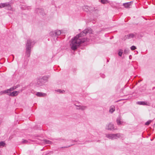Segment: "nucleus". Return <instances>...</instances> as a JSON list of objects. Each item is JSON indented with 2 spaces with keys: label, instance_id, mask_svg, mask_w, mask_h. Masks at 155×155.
Instances as JSON below:
<instances>
[{
  "label": "nucleus",
  "instance_id": "f257e3e1",
  "mask_svg": "<svg viewBox=\"0 0 155 155\" xmlns=\"http://www.w3.org/2000/svg\"><path fill=\"white\" fill-rule=\"evenodd\" d=\"M89 31L91 30L90 29L88 30L86 29L71 40L70 46L72 50L76 49L81 44L84 42L88 41V39L83 38V37L85 36L87 33H89Z\"/></svg>",
  "mask_w": 155,
  "mask_h": 155
},
{
  "label": "nucleus",
  "instance_id": "f03ea898",
  "mask_svg": "<svg viewBox=\"0 0 155 155\" xmlns=\"http://www.w3.org/2000/svg\"><path fill=\"white\" fill-rule=\"evenodd\" d=\"M16 88L15 87H13L9 89H8L6 90L1 92L2 93H8V95L11 96H15L17 95L19 93V91H15L12 92H9V91H12Z\"/></svg>",
  "mask_w": 155,
  "mask_h": 155
},
{
  "label": "nucleus",
  "instance_id": "7ed1b4c3",
  "mask_svg": "<svg viewBox=\"0 0 155 155\" xmlns=\"http://www.w3.org/2000/svg\"><path fill=\"white\" fill-rule=\"evenodd\" d=\"M32 41L30 39L28 40L26 44V54L28 57H29L30 53V50L31 48V43Z\"/></svg>",
  "mask_w": 155,
  "mask_h": 155
},
{
  "label": "nucleus",
  "instance_id": "20e7f679",
  "mask_svg": "<svg viewBox=\"0 0 155 155\" xmlns=\"http://www.w3.org/2000/svg\"><path fill=\"white\" fill-rule=\"evenodd\" d=\"M106 129L110 130H117L116 128H114V125L111 123L109 124L107 126Z\"/></svg>",
  "mask_w": 155,
  "mask_h": 155
},
{
  "label": "nucleus",
  "instance_id": "39448f33",
  "mask_svg": "<svg viewBox=\"0 0 155 155\" xmlns=\"http://www.w3.org/2000/svg\"><path fill=\"white\" fill-rule=\"evenodd\" d=\"M76 106L77 107V109L82 110H85L87 108V107L85 106L76 105Z\"/></svg>",
  "mask_w": 155,
  "mask_h": 155
},
{
  "label": "nucleus",
  "instance_id": "423d86ee",
  "mask_svg": "<svg viewBox=\"0 0 155 155\" xmlns=\"http://www.w3.org/2000/svg\"><path fill=\"white\" fill-rule=\"evenodd\" d=\"M5 7H8V9L10 10L11 9V7L10 5L7 3H1L0 4V8Z\"/></svg>",
  "mask_w": 155,
  "mask_h": 155
},
{
  "label": "nucleus",
  "instance_id": "0eeeda50",
  "mask_svg": "<svg viewBox=\"0 0 155 155\" xmlns=\"http://www.w3.org/2000/svg\"><path fill=\"white\" fill-rule=\"evenodd\" d=\"M106 137L109 139L112 140L115 139L114 134H106Z\"/></svg>",
  "mask_w": 155,
  "mask_h": 155
},
{
  "label": "nucleus",
  "instance_id": "6e6552de",
  "mask_svg": "<svg viewBox=\"0 0 155 155\" xmlns=\"http://www.w3.org/2000/svg\"><path fill=\"white\" fill-rule=\"evenodd\" d=\"M61 33V32L60 31H58L55 32H52L51 33V35H59Z\"/></svg>",
  "mask_w": 155,
  "mask_h": 155
},
{
  "label": "nucleus",
  "instance_id": "1a4fd4ad",
  "mask_svg": "<svg viewBox=\"0 0 155 155\" xmlns=\"http://www.w3.org/2000/svg\"><path fill=\"white\" fill-rule=\"evenodd\" d=\"M114 135L115 139H116L118 138H122V135L119 133L114 134Z\"/></svg>",
  "mask_w": 155,
  "mask_h": 155
},
{
  "label": "nucleus",
  "instance_id": "9d476101",
  "mask_svg": "<svg viewBox=\"0 0 155 155\" xmlns=\"http://www.w3.org/2000/svg\"><path fill=\"white\" fill-rule=\"evenodd\" d=\"M131 2H130L126 3H124L123 5L125 8H130V6L131 5Z\"/></svg>",
  "mask_w": 155,
  "mask_h": 155
},
{
  "label": "nucleus",
  "instance_id": "9b49d317",
  "mask_svg": "<svg viewBox=\"0 0 155 155\" xmlns=\"http://www.w3.org/2000/svg\"><path fill=\"white\" fill-rule=\"evenodd\" d=\"M36 95L39 97H45L46 95V94L45 93L38 92L36 94Z\"/></svg>",
  "mask_w": 155,
  "mask_h": 155
},
{
  "label": "nucleus",
  "instance_id": "f8f14e48",
  "mask_svg": "<svg viewBox=\"0 0 155 155\" xmlns=\"http://www.w3.org/2000/svg\"><path fill=\"white\" fill-rule=\"evenodd\" d=\"M137 104L140 105H148L147 102L145 101H140L138 102L137 103Z\"/></svg>",
  "mask_w": 155,
  "mask_h": 155
},
{
  "label": "nucleus",
  "instance_id": "ddd939ff",
  "mask_svg": "<svg viewBox=\"0 0 155 155\" xmlns=\"http://www.w3.org/2000/svg\"><path fill=\"white\" fill-rule=\"evenodd\" d=\"M115 110V107L114 106H111L110 107V112L111 113H112Z\"/></svg>",
  "mask_w": 155,
  "mask_h": 155
},
{
  "label": "nucleus",
  "instance_id": "4468645a",
  "mask_svg": "<svg viewBox=\"0 0 155 155\" xmlns=\"http://www.w3.org/2000/svg\"><path fill=\"white\" fill-rule=\"evenodd\" d=\"M117 123L118 125H120L122 124L123 122L121 121V119L120 118H118L117 120Z\"/></svg>",
  "mask_w": 155,
  "mask_h": 155
},
{
  "label": "nucleus",
  "instance_id": "2eb2a0df",
  "mask_svg": "<svg viewBox=\"0 0 155 155\" xmlns=\"http://www.w3.org/2000/svg\"><path fill=\"white\" fill-rule=\"evenodd\" d=\"M127 36L128 37V38H131L134 37V35L133 34H130L128 35H127Z\"/></svg>",
  "mask_w": 155,
  "mask_h": 155
},
{
  "label": "nucleus",
  "instance_id": "dca6fc26",
  "mask_svg": "<svg viewBox=\"0 0 155 155\" xmlns=\"http://www.w3.org/2000/svg\"><path fill=\"white\" fill-rule=\"evenodd\" d=\"M101 2L103 4H105L108 2L107 0H100Z\"/></svg>",
  "mask_w": 155,
  "mask_h": 155
},
{
  "label": "nucleus",
  "instance_id": "f3484780",
  "mask_svg": "<svg viewBox=\"0 0 155 155\" xmlns=\"http://www.w3.org/2000/svg\"><path fill=\"white\" fill-rule=\"evenodd\" d=\"M5 145V143L4 142L2 141L0 142V147L3 146L4 147Z\"/></svg>",
  "mask_w": 155,
  "mask_h": 155
},
{
  "label": "nucleus",
  "instance_id": "a211bd4d",
  "mask_svg": "<svg viewBox=\"0 0 155 155\" xmlns=\"http://www.w3.org/2000/svg\"><path fill=\"white\" fill-rule=\"evenodd\" d=\"M130 49L132 50H134L136 49V48L135 46H132L130 47Z\"/></svg>",
  "mask_w": 155,
  "mask_h": 155
},
{
  "label": "nucleus",
  "instance_id": "6ab92c4d",
  "mask_svg": "<svg viewBox=\"0 0 155 155\" xmlns=\"http://www.w3.org/2000/svg\"><path fill=\"white\" fill-rule=\"evenodd\" d=\"M151 122H152V120H149L147 121V122H146L145 124L146 125H148Z\"/></svg>",
  "mask_w": 155,
  "mask_h": 155
},
{
  "label": "nucleus",
  "instance_id": "aec40b11",
  "mask_svg": "<svg viewBox=\"0 0 155 155\" xmlns=\"http://www.w3.org/2000/svg\"><path fill=\"white\" fill-rule=\"evenodd\" d=\"M44 141L45 142V143H47V144H51V142L49 141V140H44Z\"/></svg>",
  "mask_w": 155,
  "mask_h": 155
},
{
  "label": "nucleus",
  "instance_id": "412c9836",
  "mask_svg": "<svg viewBox=\"0 0 155 155\" xmlns=\"http://www.w3.org/2000/svg\"><path fill=\"white\" fill-rule=\"evenodd\" d=\"M129 51V50L128 49H125L124 51V53L125 54H127Z\"/></svg>",
  "mask_w": 155,
  "mask_h": 155
},
{
  "label": "nucleus",
  "instance_id": "4be33fe9",
  "mask_svg": "<svg viewBox=\"0 0 155 155\" xmlns=\"http://www.w3.org/2000/svg\"><path fill=\"white\" fill-rule=\"evenodd\" d=\"M122 54V51H120L118 53V54L119 56H121Z\"/></svg>",
  "mask_w": 155,
  "mask_h": 155
},
{
  "label": "nucleus",
  "instance_id": "5701e85b",
  "mask_svg": "<svg viewBox=\"0 0 155 155\" xmlns=\"http://www.w3.org/2000/svg\"><path fill=\"white\" fill-rule=\"evenodd\" d=\"M28 142V141L27 140H23L22 141V143H27Z\"/></svg>",
  "mask_w": 155,
  "mask_h": 155
},
{
  "label": "nucleus",
  "instance_id": "b1692460",
  "mask_svg": "<svg viewBox=\"0 0 155 155\" xmlns=\"http://www.w3.org/2000/svg\"><path fill=\"white\" fill-rule=\"evenodd\" d=\"M57 91H58L60 93H63L64 92V91H61L60 90H58Z\"/></svg>",
  "mask_w": 155,
  "mask_h": 155
},
{
  "label": "nucleus",
  "instance_id": "393cba45",
  "mask_svg": "<svg viewBox=\"0 0 155 155\" xmlns=\"http://www.w3.org/2000/svg\"><path fill=\"white\" fill-rule=\"evenodd\" d=\"M154 125H155V124H154Z\"/></svg>",
  "mask_w": 155,
  "mask_h": 155
}]
</instances>
